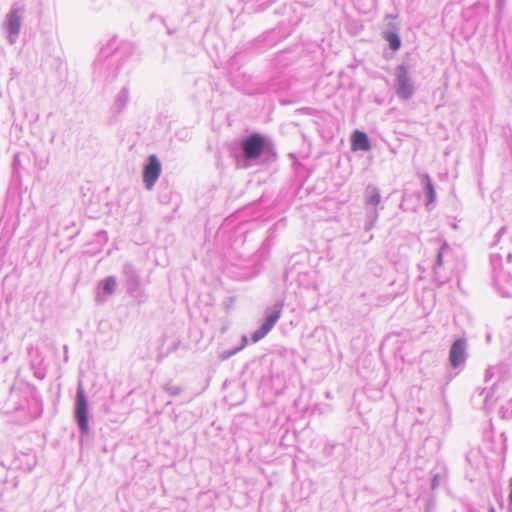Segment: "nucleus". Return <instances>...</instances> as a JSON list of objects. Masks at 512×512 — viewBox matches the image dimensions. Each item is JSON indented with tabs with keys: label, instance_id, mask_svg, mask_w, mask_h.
Wrapping results in <instances>:
<instances>
[{
	"label": "nucleus",
	"instance_id": "nucleus-1",
	"mask_svg": "<svg viewBox=\"0 0 512 512\" xmlns=\"http://www.w3.org/2000/svg\"><path fill=\"white\" fill-rule=\"evenodd\" d=\"M265 144L266 140L262 135L258 133L250 135L242 143L245 157L247 159L258 158L262 154Z\"/></svg>",
	"mask_w": 512,
	"mask_h": 512
},
{
	"label": "nucleus",
	"instance_id": "nucleus-2",
	"mask_svg": "<svg viewBox=\"0 0 512 512\" xmlns=\"http://www.w3.org/2000/svg\"><path fill=\"white\" fill-rule=\"evenodd\" d=\"M75 417L78 425L83 433L88 432V404L85 396L84 389L82 386L78 387L77 398H76V409Z\"/></svg>",
	"mask_w": 512,
	"mask_h": 512
},
{
	"label": "nucleus",
	"instance_id": "nucleus-3",
	"mask_svg": "<svg viewBox=\"0 0 512 512\" xmlns=\"http://www.w3.org/2000/svg\"><path fill=\"white\" fill-rule=\"evenodd\" d=\"M161 163L156 155H150L148 163L143 169V182L148 190H151L161 174Z\"/></svg>",
	"mask_w": 512,
	"mask_h": 512
},
{
	"label": "nucleus",
	"instance_id": "nucleus-4",
	"mask_svg": "<svg viewBox=\"0 0 512 512\" xmlns=\"http://www.w3.org/2000/svg\"><path fill=\"white\" fill-rule=\"evenodd\" d=\"M397 94L402 99H408L413 94V87L403 67L399 68V73L397 74Z\"/></svg>",
	"mask_w": 512,
	"mask_h": 512
},
{
	"label": "nucleus",
	"instance_id": "nucleus-5",
	"mask_svg": "<svg viewBox=\"0 0 512 512\" xmlns=\"http://www.w3.org/2000/svg\"><path fill=\"white\" fill-rule=\"evenodd\" d=\"M279 318H280V311H275L272 314H270L269 316H267L266 321L263 323V325L252 334V341L254 343H256L259 340H261L263 337H265L268 334V332L273 328V326L276 324V322L278 321Z\"/></svg>",
	"mask_w": 512,
	"mask_h": 512
},
{
	"label": "nucleus",
	"instance_id": "nucleus-6",
	"mask_svg": "<svg viewBox=\"0 0 512 512\" xmlns=\"http://www.w3.org/2000/svg\"><path fill=\"white\" fill-rule=\"evenodd\" d=\"M370 142L367 135L359 130H355L351 135V149L353 151H368Z\"/></svg>",
	"mask_w": 512,
	"mask_h": 512
},
{
	"label": "nucleus",
	"instance_id": "nucleus-7",
	"mask_svg": "<svg viewBox=\"0 0 512 512\" xmlns=\"http://www.w3.org/2000/svg\"><path fill=\"white\" fill-rule=\"evenodd\" d=\"M465 354V343L462 340H456L450 350V362L453 367H457L463 360Z\"/></svg>",
	"mask_w": 512,
	"mask_h": 512
},
{
	"label": "nucleus",
	"instance_id": "nucleus-8",
	"mask_svg": "<svg viewBox=\"0 0 512 512\" xmlns=\"http://www.w3.org/2000/svg\"><path fill=\"white\" fill-rule=\"evenodd\" d=\"M381 197L375 187H367L366 189V204L377 206L380 203Z\"/></svg>",
	"mask_w": 512,
	"mask_h": 512
},
{
	"label": "nucleus",
	"instance_id": "nucleus-9",
	"mask_svg": "<svg viewBox=\"0 0 512 512\" xmlns=\"http://www.w3.org/2000/svg\"><path fill=\"white\" fill-rule=\"evenodd\" d=\"M385 39L392 50L396 51L400 48L401 41L397 34L389 32L385 35Z\"/></svg>",
	"mask_w": 512,
	"mask_h": 512
},
{
	"label": "nucleus",
	"instance_id": "nucleus-10",
	"mask_svg": "<svg viewBox=\"0 0 512 512\" xmlns=\"http://www.w3.org/2000/svg\"><path fill=\"white\" fill-rule=\"evenodd\" d=\"M424 180H425L426 188H427L428 203H432L435 200V196H436L433 184L428 175L424 176Z\"/></svg>",
	"mask_w": 512,
	"mask_h": 512
},
{
	"label": "nucleus",
	"instance_id": "nucleus-11",
	"mask_svg": "<svg viewBox=\"0 0 512 512\" xmlns=\"http://www.w3.org/2000/svg\"><path fill=\"white\" fill-rule=\"evenodd\" d=\"M116 287V280L113 277H108L104 281V290L107 293H113Z\"/></svg>",
	"mask_w": 512,
	"mask_h": 512
},
{
	"label": "nucleus",
	"instance_id": "nucleus-12",
	"mask_svg": "<svg viewBox=\"0 0 512 512\" xmlns=\"http://www.w3.org/2000/svg\"><path fill=\"white\" fill-rule=\"evenodd\" d=\"M10 30L11 32L13 33H17L18 32V24L14 25V24H10Z\"/></svg>",
	"mask_w": 512,
	"mask_h": 512
},
{
	"label": "nucleus",
	"instance_id": "nucleus-13",
	"mask_svg": "<svg viewBox=\"0 0 512 512\" xmlns=\"http://www.w3.org/2000/svg\"><path fill=\"white\" fill-rule=\"evenodd\" d=\"M510 489H511V492H510V497H509V499H510V503H511V505H512V479L510 480Z\"/></svg>",
	"mask_w": 512,
	"mask_h": 512
},
{
	"label": "nucleus",
	"instance_id": "nucleus-14",
	"mask_svg": "<svg viewBox=\"0 0 512 512\" xmlns=\"http://www.w3.org/2000/svg\"><path fill=\"white\" fill-rule=\"evenodd\" d=\"M441 256H442V255H441V253H440V254L438 255V262H439V264L441 263Z\"/></svg>",
	"mask_w": 512,
	"mask_h": 512
},
{
	"label": "nucleus",
	"instance_id": "nucleus-15",
	"mask_svg": "<svg viewBox=\"0 0 512 512\" xmlns=\"http://www.w3.org/2000/svg\"><path fill=\"white\" fill-rule=\"evenodd\" d=\"M488 512H496V511L493 507H491Z\"/></svg>",
	"mask_w": 512,
	"mask_h": 512
}]
</instances>
